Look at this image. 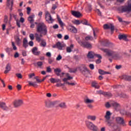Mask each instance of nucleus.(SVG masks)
Returning <instances> with one entry per match:
<instances>
[{"mask_svg":"<svg viewBox=\"0 0 131 131\" xmlns=\"http://www.w3.org/2000/svg\"><path fill=\"white\" fill-rule=\"evenodd\" d=\"M23 47L25 48V49H27L28 47V41L27 40V38H25L23 39Z\"/></svg>","mask_w":131,"mask_h":131,"instance_id":"nucleus-26","label":"nucleus"},{"mask_svg":"<svg viewBox=\"0 0 131 131\" xmlns=\"http://www.w3.org/2000/svg\"><path fill=\"white\" fill-rule=\"evenodd\" d=\"M101 95H103L104 97H112V94L110 92H102Z\"/></svg>","mask_w":131,"mask_h":131,"instance_id":"nucleus-29","label":"nucleus"},{"mask_svg":"<svg viewBox=\"0 0 131 131\" xmlns=\"http://www.w3.org/2000/svg\"><path fill=\"white\" fill-rule=\"evenodd\" d=\"M11 69H12L11 68V64L10 63H7L6 67V70L4 71L5 74H7V73H9V72L11 71Z\"/></svg>","mask_w":131,"mask_h":131,"instance_id":"nucleus-19","label":"nucleus"},{"mask_svg":"<svg viewBox=\"0 0 131 131\" xmlns=\"http://www.w3.org/2000/svg\"><path fill=\"white\" fill-rule=\"evenodd\" d=\"M74 48V45L73 44H71L70 47L67 48V53H71L72 52V49Z\"/></svg>","mask_w":131,"mask_h":131,"instance_id":"nucleus-30","label":"nucleus"},{"mask_svg":"<svg viewBox=\"0 0 131 131\" xmlns=\"http://www.w3.org/2000/svg\"><path fill=\"white\" fill-rule=\"evenodd\" d=\"M81 23L82 24H83V25H87L88 26H90L91 25L90 23H89V21H88V20L86 19H84V20H82L81 21Z\"/></svg>","mask_w":131,"mask_h":131,"instance_id":"nucleus-37","label":"nucleus"},{"mask_svg":"<svg viewBox=\"0 0 131 131\" xmlns=\"http://www.w3.org/2000/svg\"><path fill=\"white\" fill-rule=\"evenodd\" d=\"M13 105L15 108H17L18 107H20L21 105H23V101L21 100H15Z\"/></svg>","mask_w":131,"mask_h":131,"instance_id":"nucleus-10","label":"nucleus"},{"mask_svg":"<svg viewBox=\"0 0 131 131\" xmlns=\"http://www.w3.org/2000/svg\"><path fill=\"white\" fill-rule=\"evenodd\" d=\"M16 75L18 78H22V75L20 73H17L16 74Z\"/></svg>","mask_w":131,"mask_h":131,"instance_id":"nucleus-61","label":"nucleus"},{"mask_svg":"<svg viewBox=\"0 0 131 131\" xmlns=\"http://www.w3.org/2000/svg\"><path fill=\"white\" fill-rule=\"evenodd\" d=\"M29 45L30 47H32L34 45L33 41H30L29 42Z\"/></svg>","mask_w":131,"mask_h":131,"instance_id":"nucleus-64","label":"nucleus"},{"mask_svg":"<svg viewBox=\"0 0 131 131\" xmlns=\"http://www.w3.org/2000/svg\"><path fill=\"white\" fill-rule=\"evenodd\" d=\"M45 19L46 21L48 22L49 24L53 23V22L54 21V19L52 17V16L49 11H47L45 13Z\"/></svg>","mask_w":131,"mask_h":131,"instance_id":"nucleus-7","label":"nucleus"},{"mask_svg":"<svg viewBox=\"0 0 131 131\" xmlns=\"http://www.w3.org/2000/svg\"><path fill=\"white\" fill-rule=\"evenodd\" d=\"M47 72H52V69H51V68L50 67H48L47 68Z\"/></svg>","mask_w":131,"mask_h":131,"instance_id":"nucleus-63","label":"nucleus"},{"mask_svg":"<svg viewBox=\"0 0 131 131\" xmlns=\"http://www.w3.org/2000/svg\"><path fill=\"white\" fill-rule=\"evenodd\" d=\"M120 13H125L126 12H131V4H128L126 6H121L118 9Z\"/></svg>","mask_w":131,"mask_h":131,"instance_id":"nucleus-5","label":"nucleus"},{"mask_svg":"<svg viewBox=\"0 0 131 131\" xmlns=\"http://www.w3.org/2000/svg\"><path fill=\"white\" fill-rule=\"evenodd\" d=\"M40 45L41 47H43L45 48V47L47 46V42H46V41H45L42 40L40 43Z\"/></svg>","mask_w":131,"mask_h":131,"instance_id":"nucleus-45","label":"nucleus"},{"mask_svg":"<svg viewBox=\"0 0 131 131\" xmlns=\"http://www.w3.org/2000/svg\"><path fill=\"white\" fill-rule=\"evenodd\" d=\"M96 57H97V58H98V59H97L95 62L97 64H100L102 62V56H101V55L100 54H98V55H96Z\"/></svg>","mask_w":131,"mask_h":131,"instance_id":"nucleus-22","label":"nucleus"},{"mask_svg":"<svg viewBox=\"0 0 131 131\" xmlns=\"http://www.w3.org/2000/svg\"><path fill=\"white\" fill-rule=\"evenodd\" d=\"M103 51L104 53H106V55H107L108 57H112L113 58H115V59H118V58H119V54H117L116 52L112 50L104 49H103Z\"/></svg>","mask_w":131,"mask_h":131,"instance_id":"nucleus-4","label":"nucleus"},{"mask_svg":"<svg viewBox=\"0 0 131 131\" xmlns=\"http://www.w3.org/2000/svg\"><path fill=\"white\" fill-rule=\"evenodd\" d=\"M85 124L89 130L99 131V128L98 127V126L96 125L95 124H94V123L90 121H85Z\"/></svg>","mask_w":131,"mask_h":131,"instance_id":"nucleus-3","label":"nucleus"},{"mask_svg":"<svg viewBox=\"0 0 131 131\" xmlns=\"http://www.w3.org/2000/svg\"><path fill=\"white\" fill-rule=\"evenodd\" d=\"M34 17V15H31L29 16L28 20L30 21V23H32L33 22H34V19H33Z\"/></svg>","mask_w":131,"mask_h":131,"instance_id":"nucleus-36","label":"nucleus"},{"mask_svg":"<svg viewBox=\"0 0 131 131\" xmlns=\"http://www.w3.org/2000/svg\"><path fill=\"white\" fill-rule=\"evenodd\" d=\"M54 72L57 76H60V78H62V77H63V75L65 74V73L64 72H62L60 74V73L62 72V70L59 68L55 69Z\"/></svg>","mask_w":131,"mask_h":131,"instance_id":"nucleus-8","label":"nucleus"},{"mask_svg":"<svg viewBox=\"0 0 131 131\" xmlns=\"http://www.w3.org/2000/svg\"><path fill=\"white\" fill-rule=\"evenodd\" d=\"M66 83H67V84H69V85H75L76 84V83L74 82L70 83L69 82H67Z\"/></svg>","mask_w":131,"mask_h":131,"instance_id":"nucleus-57","label":"nucleus"},{"mask_svg":"<svg viewBox=\"0 0 131 131\" xmlns=\"http://www.w3.org/2000/svg\"><path fill=\"white\" fill-rule=\"evenodd\" d=\"M87 107L89 108V109H93V108H94V105H93V104L91 103H89V104H88Z\"/></svg>","mask_w":131,"mask_h":131,"instance_id":"nucleus-50","label":"nucleus"},{"mask_svg":"<svg viewBox=\"0 0 131 131\" xmlns=\"http://www.w3.org/2000/svg\"><path fill=\"white\" fill-rule=\"evenodd\" d=\"M91 85L92 88H95V89H100V85H99V84L96 81L92 82Z\"/></svg>","mask_w":131,"mask_h":131,"instance_id":"nucleus-21","label":"nucleus"},{"mask_svg":"<svg viewBox=\"0 0 131 131\" xmlns=\"http://www.w3.org/2000/svg\"><path fill=\"white\" fill-rule=\"evenodd\" d=\"M35 37L36 41H37L38 42H40V41H41V37H42V34H40V35H39L37 33H36L35 34Z\"/></svg>","mask_w":131,"mask_h":131,"instance_id":"nucleus-15","label":"nucleus"},{"mask_svg":"<svg viewBox=\"0 0 131 131\" xmlns=\"http://www.w3.org/2000/svg\"><path fill=\"white\" fill-rule=\"evenodd\" d=\"M67 76H68V80H70V79H73V77L69 76V74H67Z\"/></svg>","mask_w":131,"mask_h":131,"instance_id":"nucleus-56","label":"nucleus"},{"mask_svg":"<svg viewBox=\"0 0 131 131\" xmlns=\"http://www.w3.org/2000/svg\"><path fill=\"white\" fill-rule=\"evenodd\" d=\"M112 114L110 112V111H106L105 115L104 116V118L106 119V120H110L111 119V115Z\"/></svg>","mask_w":131,"mask_h":131,"instance_id":"nucleus-20","label":"nucleus"},{"mask_svg":"<svg viewBox=\"0 0 131 131\" xmlns=\"http://www.w3.org/2000/svg\"><path fill=\"white\" fill-rule=\"evenodd\" d=\"M56 47L59 50H62V49L63 48V46H62V43H61V42H57V43H56Z\"/></svg>","mask_w":131,"mask_h":131,"instance_id":"nucleus-35","label":"nucleus"},{"mask_svg":"<svg viewBox=\"0 0 131 131\" xmlns=\"http://www.w3.org/2000/svg\"><path fill=\"white\" fill-rule=\"evenodd\" d=\"M62 59V56L61 55H59L56 58L57 61H60Z\"/></svg>","mask_w":131,"mask_h":131,"instance_id":"nucleus-60","label":"nucleus"},{"mask_svg":"<svg viewBox=\"0 0 131 131\" xmlns=\"http://www.w3.org/2000/svg\"><path fill=\"white\" fill-rule=\"evenodd\" d=\"M118 38L120 40H121V39H123V40H126V39H127V36L124 34H120L118 36Z\"/></svg>","mask_w":131,"mask_h":131,"instance_id":"nucleus-23","label":"nucleus"},{"mask_svg":"<svg viewBox=\"0 0 131 131\" xmlns=\"http://www.w3.org/2000/svg\"><path fill=\"white\" fill-rule=\"evenodd\" d=\"M118 19L120 23H125L126 24H127V21H126L125 20H122V18L121 17H120L119 16H118Z\"/></svg>","mask_w":131,"mask_h":131,"instance_id":"nucleus-40","label":"nucleus"},{"mask_svg":"<svg viewBox=\"0 0 131 131\" xmlns=\"http://www.w3.org/2000/svg\"><path fill=\"white\" fill-rule=\"evenodd\" d=\"M98 72H99V74H101L102 75H105V72H104V71H103L102 70H99Z\"/></svg>","mask_w":131,"mask_h":131,"instance_id":"nucleus-53","label":"nucleus"},{"mask_svg":"<svg viewBox=\"0 0 131 131\" xmlns=\"http://www.w3.org/2000/svg\"><path fill=\"white\" fill-rule=\"evenodd\" d=\"M51 83H55L56 79L54 78H51L50 79Z\"/></svg>","mask_w":131,"mask_h":131,"instance_id":"nucleus-52","label":"nucleus"},{"mask_svg":"<svg viewBox=\"0 0 131 131\" xmlns=\"http://www.w3.org/2000/svg\"><path fill=\"white\" fill-rule=\"evenodd\" d=\"M81 23V22H80L78 19L75 20V21L73 22V24L75 25H79Z\"/></svg>","mask_w":131,"mask_h":131,"instance_id":"nucleus-43","label":"nucleus"},{"mask_svg":"<svg viewBox=\"0 0 131 131\" xmlns=\"http://www.w3.org/2000/svg\"><path fill=\"white\" fill-rule=\"evenodd\" d=\"M33 76H35V74L32 73L29 75V78H32Z\"/></svg>","mask_w":131,"mask_h":131,"instance_id":"nucleus-59","label":"nucleus"},{"mask_svg":"<svg viewBox=\"0 0 131 131\" xmlns=\"http://www.w3.org/2000/svg\"><path fill=\"white\" fill-rule=\"evenodd\" d=\"M37 65L38 67H41L42 66V62L41 61H38L37 62Z\"/></svg>","mask_w":131,"mask_h":131,"instance_id":"nucleus-51","label":"nucleus"},{"mask_svg":"<svg viewBox=\"0 0 131 131\" xmlns=\"http://www.w3.org/2000/svg\"><path fill=\"white\" fill-rule=\"evenodd\" d=\"M87 119L92 121H95L97 119V117L96 116L88 115L87 116Z\"/></svg>","mask_w":131,"mask_h":131,"instance_id":"nucleus-28","label":"nucleus"},{"mask_svg":"<svg viewBox=\"0 0 131 131\" xmlns=\"http://www.w3.org/2000/svg\"><path fill=\"white\" fill-rule=\"evenodd\" d=\"M0 108L3 109L4 111H8L9 110V107L7 106L5 102H0Z\"/></svg>","mask_w":131,"mask_h":131,"instance_id":"nucleus-13","label":"nucleus"},{"mask_svg":"<svg viewBox=\"0 0 131 131\" xmlns=\"http://www.w3.org/2000/svg\"><path fill=\"white\" fill-rule=\"evenodd\" d=\"M102 43L104 47H109L111 45V43H110L108 40H104L102 41Z\"/></svg>","mask_w":131,"mask_h":131,"instance_id":"nucleus-27","label":"nucleus"},{"mask_svg":"<svg viewBox=\"0 0 131 131\" xmlns=\"http://www.w3.org/2000/svg\"><path fill=\"white\" fill-rule=\"evenodd\" d=\"M94 102H95L94 99H90L87 98L84 100V103H85V104H92V103H94Z\"/></svg>","mask_w":131,"mask_h":131,"instance_id":"nucleus-32","label":"nucleus"},{"mask_svg":"<svg viewBox=\"0 0 131 131\" xmlns=\"http://www.w3.org/2000/svg\"><path fill=\"white\" fill-rule=\"evenodd\" d=\"M29 85H31L32 86H33L34 88H35V86H37V84H36V82H31L30 81L28 82Z\"/></svg>","mask_w":131,"mask_h":131,"instance_id":"nucleus-39","label":"nucleus"},{"mask_svg":"<svg viewBox=\"0 0 131 131\" xmlns=\"http://www.w3.org/2000/svg\"><path fill=\"white\" fill-rule=\"evenodd\" d=\"M105 107L106 108H110V107H111V103L110 104L109 102H106L105 104Z\"/></svg>","mask_w":131,"mask_h":131,"instance_id":"nucleus-55","label":"nucleus"},{"mask_svg":"<svg viewBox=\"0 0 131 131\" xmlns=\"http://www.w3.org/2000/svg\"><path fill=\"white\" fill-rule=\"evenodd\" d=\"M89 67L90 69H91V70H94V69H95V66L94 65V64H90Z\"/></svg>","mask_w":131,"mask_h":131,"instance_id":"nucleus-54","label":"nucleus"},{"mask_svg":"<svg viewBox=\"0 0 131 131\" xmlns=\"http://www.w3.org/2000/svg\"><path fill=\"white\" fill-rule=\"evenodd\" d=\"M29 37L31 40H33L34 39V35L33 33L30 34Z\"/></svg>","mask_w":131,"mask_h":131,"instance_id":"nucleus-48","label":"nucleus"},{"mask_svg":"<svg viewBox=\"0 0 131 131\" xmlns=\"http://www.w3.org/2000/svg\"><path fill=\"white\" fill-rule=\"evenodd\" d=\"M36 32L38 33H40L42 35H47L48 34V27L45 24V23H39L38 25L36 26Z\"/></svg>","mask_w":131,"mask_h":131,"instance_id":"nucleus-1","label":"nucleus"},{"mask_svg":"<svg viewBox=\"0 0 131 131\" xmlns=\"http://www.w3.org/2000/svg\"><path fill=\"white\" fill-rule=\"evenodd\" d=\"M71 13L72 15L74 16V17H76V18H79L81 16H82L81 13L78 11L72 10Z\"/></svg>","mask_w":131,"mask_h":131,"instance_id":"nucleus-11","label":"nucleus"},{"mask_svg":"<svg viewBox=\"0 0 131 131\" xmlns=\"http://www.w3.org/2000/svg\"><path fill=\"white\" fill-rule=\"evenodd\" d=\"M16 88L18 91H21V89H22V86H21V85L20 84H17Z\"/></svg>","mask_w":131,"mask_h":131,"instance_id":"nucleus-58","label":"nucleus"},{"mask_svg":"<svg viewBox=\"0 0 131 131\" xmlns=\"http://www.w3.org/2000/svg\"><path fill=\"white\" fill-rule=\"evenodd\" d=\"M120 114L121 115H126L127 116H131V113L129 112L126 111L124 110H121L120 111Z\"/></svg>","mask_w":131,"mask_h":131,"instance_id":"nucleus-18","label":"nucleus"},{"mask_svg":"<svg viewBox=\"0 0 131 131\" xmlns=\"http://www.w3.org/2000/svg\"><path fill=\"white\" fill-rule=\"evenodd\" d=\"M111 106H113L116 111H119V108H120V104L117 102H113L111 103Z\"/></svg>","mask_w":131,"mask_h":131,"instance_id":"nucleus-12","label":"nucleus"},{"mask_svg":"<svg viewBox=\"0 0 131 131\" xmlns=\"http://www.w3.org/2000/svg\"><path fill=\"white\" fill-rule=\"evenodd\" d=\"M77 69H79L80 72L83 75H85V72H90V70L86 68L85 64H81V66L74 69L71 68L69 69V72L70 73H76L77 72Z\"/></svg>","mask_w":131,"mask_h":131,"instance_id":"nucleus-2","label":"nucleus"},{"mask_svg":"<svg viewBox=\"0 0 131 131\" xmlns=\"http://www.w3.org/2000/svg\"><path fill=\"white\" fill-rule=\"evenodd\" d=\"M46 105L48 108H52V107L55 106V102H46Z\"/></svg>","mask_w":131,"mask_h":131,"instance_id":"nucleus-25","label":"nucleus"},{"mask_svg":"<svg viewBox=\"0 0 131 131\" xmlns=\"http://www.w3.org/2000/svg\"><path fill=\"white\" fill-rule=\"evenodd\" d=\"M37 47H34L32 49V52L35 56H39V55H40V51H37Z\"/></svg>","mask_w":131,"mask_h":131,"instance_id":"nucleus-17","label":"nucleus"},{"mask_svg":"<svg viewBox=\"0 0 131 131\" xmlns=\"http://www.w3.org/2000/svg\"><path fill=\"white\" fill-rule=\"evenodd\" d=\"M15 40L17 46L20 47L21 46V43H22V40H21V39H20L19 37H17L16 38H15Z\"/></svg>","mask_w":131,"mask_h":131,"instance_id":"nucleus-24","label":"nucleus"},{"mask_svg":"<svg viewBox=\"0 0 131 131\" xmlns=\"http://www.w3.org/2000/svg\"><path fill=\"white\" fill-rule=\"evenodd\" d=\"M122 79L124 80H128V81L131 80V76L123 75L122 76Z\"/></svg>","mask_w":131,"mask_h":131,"instance_id":"nucleus-33","label":"nucleus"},{"mask_svg":"<svg viewBox=\"0 0 131 131\" xmlns=\"http://www.w3.org/2000/svg\"><path fill=\"white\" fill-rule=\"evenodd\" d=\"M31 12V8L30 7L27 8V13L28 15H30V13Z\"/></svg>","mask_w":131,"mask_h":131,"instance_id":"nucleus-44","label":"nucleus"},{"mask_svg":"<svg viewBox=\"0 0 131 131\" xmlns=\"http://www.w3.org/2000/svg\"><path fill=\"white\" fill-rule=\"evenodd\" d=\"M96 55L98 54H95V52L93 51H90L88 54V58H89V59H94V58L96 57Z\"/></svg>","mask_w":131,"mask_h":131,"instance_id":"nucleus-16","label":"nucleus"},{"mask_svg":"<svg viewBox=\"0 0 131 131\" xmlns=\"http://www.w3.org/2000/svg\"><path fill=\"white\" fill-rule=\"evenodd\" d=\"M69 27V31H70V32H72V33H76L77 32V29H76L75 27L72 25H70Z\"/></svg>","mask_w":131,"mask_h":131,"instance_id":"nucleus-14","label":"nucleus"},{"mask_svg":"<svg viewBox=\"0 0 131 131\" xmlns=\"http://www.w3.org/2000/svg\"><path fill=\"white\" fill-rule=\"evenodd\" d=\"M58 106L63 109H66V108H67V106L66 105V103L65 102H61L59 104Z\"/></svg>","mask_w":131,"mask_h":131,"instance_id":"nucleus-34","label":"nucleus"},{"mask_svg":"<svg viewBox=\"0 0 131 131\" xmlns=\"http://www.w3.org/2000/svg\"><path fill=\"white\" fill-rule=\"evenodd\" d=\"M8 16L7 15H5L4 16V23H6V24H7V23H8Z\"/></svg>","mask_w":131,"mask_h":131,"instance_id":"nucleus-49","label":"nucleus"},{"mask_svg":"<svg viewBox=\"0 0 131 131\" xmlns=\"http://www.w3.org/2000/svg\"><path fill=\"white\" fill-rule=\"evenodd\" d=\"M104 29H110V26L107 24H105L103 25Z\"/></svg>","mask_w":131,"mask_h":131,"instance_id":"nucleus-47","label":"nucleus"},{"mask_svg":"<svg viewBox=\"0 0 131 131\" xmlns=\"http://www.w3.org/2000/svg\"><path fill=\"white\" fill-rule=\"evenodd\" d=\"M85 40H93V39H94V38L92 36H86L85 37Z\"/></svg>","mask_w":131,"mask_h":131,"instance_id":"nucleus-42","label":"nucleus"},{"mask_svg":"<svg viewBox=\"0 0 131 131\" xmlns=\"http://www.w3.org/2000/svg\"><path fill=\"white\" fill-rule=\"evenodd\" d=\"M5 51L9 56L10 55H11V52H13V50L11 48H6Z\"/></svg>","mask_w":131,"mask_h":131,"instance_id":"nucleus-38","label":"nucleus"},{"mask_svg":"<svg viewBox=\"0 0 131 131\" xmlns=\"http://www.w3.org/2000/svg\"><path fill=\"white\" fill-rule=\"evenodd\" d=\"M57 8H58V6H57V5L53 4L52 5V11H55V10H56V9H57Z\"/></svg>","mask_w":131,"mask_h":131,"instance_id":"nucleus-46","label":"nucleus"},{"mask_svg":"<svg viewBox=\"0 0 131 131\" xmlns=\"http://www.w3.org/2000/svg\"><path fill=\"white\" fill-rule=\"evenodd\" d=\"M11 43L13 50H14V51H17V47H16V45H15V42L14 41H12Z\"/></svg>","mask_w":131,"mask_h":131,"instance_id":"nucleus-41","label":"nucleus"},{"mask_svg":"<svg viewBox=\"0 0 131 131\" xmlns=\"http://www.w3.org/2000/svg\"><path fill=\"white\" fill-rule=\"evenodd\" d=\"M16 25L18 26V28H20L21 27V25H20V21L16 20Z\"/></svg>","mask_w":131,"mask_h":131,"instance_id":"nucleus-62","label":"nucleus"},{"mask_svg":"<svg viewBox=\"0 0 131 131\" xmlns=\"http://www.w3.org/2000/svg\"><path fill=\"white\" fill-rule=\"evenodd\" d=\"M77 40L80 46L83 47V48H86V49H91L92 48V44L87 41L82 42L81 40L79 39V38H77Z\"/></svg>","mask_w":131,"mask_h":131,"instance_id":"nucleus-6","label":"nucleus"},{"mask_svg":"<svg viewBox=\"0 0 131 131\" xmlns=\"http://www.w3.org/2000/svg\"><path fill=\"white\" fill-rule=\"evenodd\" d=\"M57 21H58V23L60 26V27L63 28L64 27V26H65V24H64V23H63V21H62V20H61V18L58 17Z\"/></svg>","mask_w":131,"mask_h":131,"instance_id":"nucleus-31","label":"nucleus"},{"mask_svg":"<svg viewBox=\"0 0 131 131\" xmlns=\"http://www.w3.org/2000/svg\"><path fill=\"white\" fill-rule=\"evenodd\" d=\"M116 120L118 123H119L120 124H122L123 126H126V124H125V122H124V120L123 119V118H121L120 117H118L116 118Z\"/></svg>","mask_w":131,"mask_h":131,"instance_id":"nucleus-9","label":"nucleus"}]
</instances>
